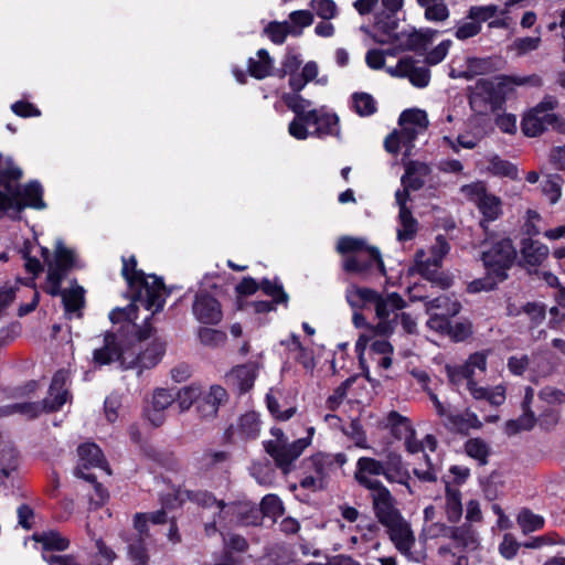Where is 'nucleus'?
<instances>
[{
  "mask_svg": "<svg viewBox=\"0 0 565 565\" xmlns=\"http://www.w3.org/2000/svg\"><path fill=\"white\" fill-rule=\"evenodd\" d=\"M516 258V250L512 241L502 237L493 241L489 247L482 252V262L489 275H493L498 280L508 278V270Z\"/></svg>",
  "mask_w": 565,
  "mask_h": 565,
  "instance_id": "nucleus-11",
  "label": "nucleus"
},
{
  "mask_svg": "<svg viewBox=\"0 0 565 565\" xmlns=\"http://www.w3.org/2000/svg\"><path fill=\"white\" fill-rule=\"evenodd\" d=\"M142 339V349L139 351V373L143 370L154 367L162 359L166 352V343L159 339L145 342Z\"/></svg>",
  "mask_w": 565,
  "mask_h": 565,
  "instance_id": "nucleus-29",
  "label": "nucleus"
},
{
  "mask_svg": "<svg viewBox=\"0 0 565 565\" xmlns=\"http://www.w3.org/2000/svg\"><path fill=\"white\" fill-rule=\"evenodd\" d=\"M445 513L451 523L458 522L462 516L461 491L445 481Z\"/></svg>",
  "mask_w": 565,
  "mask_h": 565,
  "instance_id": "nucleus-34",
  "label": "nucleus"
},
{
  "mask_svg": "<svg viewBox=\"0 0 565 565\" xmlns=\"http://www.w3.org/2000/svg\"><path fill=\"white\" fill-rule=\"evenodd\" d=\"M563 180L557 174L548 175L542 182V192L547 198L550 204H556L562 196Z\"/></svg>",
  "mask_w": 565,
  "mask_h": 565,
  "instance_id": "nucleus-48",
  "label": "nucleus"
},
{
  "mask_svg": "<svg viewBox=\"0 0 565 565\" xmlns=\"http://www.w3.org/2000/svg\"><path fill=\"white\" fill-rule=\"evenodd\" d=\"M339 117L337 114L328 111L324 107L316 110V116L313 119H310L307 124L308 126H313L315 130L310 132V136H315L318 138L333 136L340 137V125Z\"/></svg>",
  "mask_w": 565,
  "mask_h": 565,
  "instance_id": "nucleus-27",
  "label": "nucleus"
},
{
  "mask_svg": "<svg viewBox=\"0 0 565 565\" xmlns=\"http://www.w3.org/2000/svg\"><path fill=\"white\" fill-rule=\"evenodd\" d=\"M427 313H443L448 317H455L460 312L461 305L457 299L447 295L428 299L425 303Z\"/></svg>",
  "mask_w": 565,
  "mask_h": 565,
  "instance_id": "nucleus-35",
  "label": "nucleus"
},
{
  "mask_svg": "<svg viewBox=\"0 0 565 565\" xmlns=\"http://www.w3.org/2000/svg\"><path fill=\"white\" fill-rule=\"evenodd\" d=\"M416 266L419 273L431 279L433 275L436 273L438 268H435L433 265V255L429 252V255L425 250H418L415 256Z\"/></svg>",
  "mask_w": 565,
  "mask_h": 565,
  "instance_id": "nucleus-62",
  "label": "nucleus"
},
{
  "mask_svg": "<svg viewBox=\"0 0 565 565\" xmlns=\"http://www.w3.org/2000/svg\"><path fill=\"white\" fill-rule=\"evenodd\" d=\"M405 307L404 299L396 292L388 294L386 297L379 296L375 302V312L379 322L369 327V329L379 335H388L394 331L398 315L397 310Z\"/></svg>",
  "mask_w": 565,
  "mask_h": 565,
  "instance_id": "nucleus-16",
  "label": "nucleus"
},
{
  "mask_svg": "<svg viewBox=\"0 0 565 565\" xmlns=\"http://www.w3.org/2000/svg\"><path fill=\"white\" fill-rule=\"evenodd\" d=\"M122 275L132 291L131 303L126 308H115L109 313V319L116 323L124 320L132 323L136 329L137 312L140 308L154 315L161 311L168 296L161 278L154 275H145L136 269L135 257L122 259Z\"/></svg>",
  "mask_w": 565,
  "mask_h": 565,
  "instance_id": "nucleus-1",
  "label": "nucleus"
},
{
  "mask_svg": "<svg viewBox=\"0 0 565 565\" xmlns=\"http://www.w3.org/2000/svg\"><path fill=\"white\" fill-rule=\"evenodd\" d=\"M535 36H523L516 38L509 46V50L514 52L516 56H524L533 51H536L541 43V33L540 30L536 29Z\"/></svg>",
  "mask_w": 565,
  "mask_h": 565,
  "instance_id": "nucleus-47",
  "label": "nucleus"
},
{
  "mask_svg": "<svg viewBox=\"0 0 565 565\" xmlns=\"http://www.w3.org/2000/svg\"><path fill=\"white\" fill-rule=\"evenodd\" d=\"M398 26V19L396 14L382 12L376 15L374 30L375 39L380 43H391L396 33Z\"/></svg>",
  "mask_w": 565,
  "mask_h": 565,
  "instance_id": "nucleus-33",
  "label": "nucleus"
},
{
  "mask_svg": "<svg viewBox=\"0 0 565 565\" xmlns=\"http://www.w3.org/2000/svg\"><path fill=\"white\" fill-rule=\"evenodd\" d=\"M177 497L180 501H183L186 498L188 500L204 509H213L215 512H217V515L214 518L213 522L205 524L206 535H213L217 531L216 523H232L234 521L243 524L250 523L248 518L244 516V514L246 512H252L254 509L250 508L247 503H225L222 500H217L211 492L201 490H179Z\"/></svg>",
  "mask_w": 565,
  "mask_h": 565,
  "instance_id": "nucleus-5",
  "label": "nucleus"
},
{
  "mask_svg": "<svg viewBox=\"0 0 565 565\" xmlns=\"http://www.w3.org/2000/svg\"><path fill=\"white\" fill-rule=\"evenodd\" d=\"M45 412L42 402H22L7 405L2 413L6 415L20 414L25 418L33 419Z\"/></svg>",
  "mask_w": 565,
  "mask_h": 565,
  "instance_id": "nucleus-45",
  "label": "nucleus"
},
{
  "mask_svg": "<svg viewBox=\"0 0 565 565\" xmlns=\"http://www.w3.org/2000/svg\"><path fill=\"white\" fill-rule=\"evenodd\" d=\"M201 395V388L195 385L182 387L175 397L178 406L181 412L188 411L194 403L198 405V399Z\"/></svg>",
  "mask_w": 565,
  "mask_h": 565,
  "instance_id": "nucleus-52",
  "label": "nucleus"
},
{
  "mask_svg": "<svg viewBox=\"0 0 565 565\" xmlns=\"http://www.w3.org/2000/svg\"><path fill=\"white\" fill-rule=\"evenodd\" d=\"M347 300L352 308L361 309L369 303H374L379 299L380 294L371 288H362L355 285L347 289Z\"/></svg>",
  "mask_w": 565,
  "mask_h": 565,
  "instance_id": "nucleus-37",
  "label": "nucleus"
},
{
  "mask_svg": "<svg viewBox=\"0 0 565 565\" xmlns=\"http://www.w3.org/2000/svg\"><path fill=\"white\" fill-rule=\"evenodd\" d=\"M407 202L404 192L395 193V203L398 206L396 235L399 242L413 239L418 231V222L407 207Z\"/></svg>",
  "mask_w": 565,
  "mask_h": 565,
  "instance_id": "nucleus-25",
  "label": "nucleus"
},
{
  "mask_svg": "<svg viewBox=\"0 0 565 565\" xmlns=\"http://www.w3.org/2000/svg\"><path fill=\"white\" fill-rule=\"evenodd\" d=\"M228 401V394L224 387L214 384L206 391L201 390L198 399L196 412L203 419H213L216 417L218 409Z\"/></svg>",
  "mask_w": 565,
  "mask_h": 565,
  "instance_id": "nucleus-23",
  "label": "nucleus"
},
{
  "mask_svg": "<svg viewBox=\"0 0 565 565\" xmlns=\"http://www.w3.org/2000/svg\"><path fill=\"white\" fill-rule=\"evenodd\" d=\"M535 415L531 409L523 408V414L518 419L509 420L505 424L508 435H514L521 430H529L535 424Z\"/></svg>",
  "mask_w": 565,
  "mask_h": 565,
  "instance_id": "nucleus-49",
  "label": "nucleus"
},
{
  "mask_svg": "<svg viewBox=\"0 0 565 565\" xmlns=\"http://www.w3.org/2000/svg\"><path fill=\"white\" fill-rule=\"evenodd\" d=\"M312 434L313 428L310 427L307 437L288 443L281 429L273 428L271 435L275 439L266 441L265 449L268 455L273 457L277 467H279L284 473H288L292 462L296 461L311 444Z\"/></svg>",
  "mask_w": 565,
  "mask_h": 565,
  "instance_id": "nucleus-10",
  "label": "nucleus"
},
{
  "mask_svg": "<svg viewBox=\"0 0 565 565\" xmlns=\"http://www.w3.org/2000/svg\"><path fill=\"white\" fill-rule=\"evenodd\" d=\"M310 8L322 20H331L338 15V7L333 0H311Z\"/></svg>",
  "mask_w": 565,
  "mask_h": 565,
  "instance_id": "nucleus-56",
  "label": "nucleus"
},
{
  "mask_svg": "<svg viewBox=\"0 0 565 565\" xmlns=\"http://www.w3.org/2000/svg\"><path fill=\"white\" fill-rule=\"evenodd\" d=\"M509 92V86H501L500 76L495 79L481 78L471 89L470 106L477 113L495 110L501 107Z\"/></svg>",
  "mask_w": 565,
  "mask_h": 565,
  "instance_id": "nucleus-12",
  "label": "nucleus"
},
{
  "mask_svg": "<svg viewBox=\"0 0 565 565\" xmlns=\"http://www.w3.org/2000/svg\"><path fill=\"white\" fill-rule=\"evenodd\" d=\"M235 433L243 439H254L260 430L259 416L255 412L243 414L234 427Z\"/></svg>",
  "mask_w": 565,
  "mask_h": 565,
  "instance_id": "nucleus-39",
  "label": "nucleus"
},
{
  "mask_svg": "<svg viewBox=\"0 0 565 565\" xmlns=\"http://www.w3.org/2000/svg\"><path fill=\"white\" fill-rule=\"evenodd\" d=\"M448 536L465 548L475 550L478 545L477 532L468 524L450 527Z\"/></svg>",
  "mask_w": 565,
  "mask_h": 565,
  "instance_id": "nucleus-44",
  "label": "nucleus"
},
{
  "mask_svg": "<svg viewBox=\"0 0 565 565\" xmlns=\"http://www.w3.org/2000/svg\"><path fill=\"white\" fill-rule=\"evenodd\" d=\"M150 313L142 318L145 326H149ZM150 329H139L136 337L130 341L117 339L114 334H107L105 344L94 350L93 359L97 365H106L113 361H119L122 369H137L139 371V351L142 349V339H147Z\"/></svg>",
  "mask_w": 565,
  "mask_h": 565,
  "instance_id": "nucleus-4",
  "label": "nucleus"
},
{
  "mask_svg": "<svg viewBox=\"0 0 565 565\" xmlns=\"http://www.w3.org/2000/svg\"><path fill=\"white\" fill-rule=\"evenodd\" d=\"M465 449L467 455L478 460L480 465L487 463L489 448L483 440L479 438L469 439L465 445Z\"/></svg>",
  "mask_w": 565,
  "mask_h": 565,
  "instance_id": "nucleus-54",
  "label": "nucleus"
},
{
  "mask_svg": "<svg viewBox=\"0 0 565 565\" xmlns=\"http://www.w3.org/2000/svg\"><path fill=\"white\" fill-rule=\"evenodd\" d=\"M348 462V456L344 452L327 454L319 452L311 457V463L315 473L327 486L329 478Z\"/></svg>",
  "mask_w": 565,
  "mask_h": 565,
  "instance_id": "nucleus-26",
  "label": "nucleus"
},
{
  "mask_svg": "<svg viewBox=\"0 0 565 565\" xmlns=\"http://www.w3.org/2000/svg\"><path fill=\"white\" fill-rule=\"evenodd\" d=\"M192 313L202 324H217L223 318L221 303L216 298L204 290L195 294L192 303Z\"/></svg>",
  "mask_w": 565,
  "mask_h": 565,
  "instance_id": "nucleus-20",
  "label": "nucleus"
},
{
  "mask_svg": "<svg viewBox=\"0 0 565 565\" xmlns=\"http://www.w3.org/2000/svg\"><path fill=\"white\" fill-rule=\"evenodd\" d=\"M501 86H509L510 92L514 86H533L541 87L543 85V78L537 74L529 76H500Z\"/></svg>",
  "mask_w": 565,
  "mask_h": 565,
  "instance_id": "nucleus-50",
  "label": "nucleus"
},
{
  "mask_svg": "<svg viewBox=\"0 0 565 565\" xmlns=\"http://www.w3.org/2000/svg\"><path fill=\"white\" fill-rule=\"evenodd\" d=\"M380 476H383L390 483L395 482L405 486L408 492L413 493L408 482L411 476L401 455L392 451L386 456L385 461L367 456L360 457L356 460L353 477L360 487L370 491L384 486L377 479Z\"/></svg>",
  "mask_w": 565,
  "mask_h": 565,
  "instance_id": "nucleus-2",
  "label": "nucleus"
},
{
  "mask_svg": "<svg viewBox=\"0 0 565 565\" xmlns=\"http://www.w3.org/2000/svg\"><path fill=\"white\" fill-rule=\"evenodd\" d=\"M128 554L130 559L137 565H146L148 562V553L143 544V539H131L128 542Z\"/></svg>",
  "mask_w": 565,
  "mask_h": 565,
  "instance_id": "nucleus-59",
  "label": "nucleus"
},
{
  "mask_svg": "<svg viewBox=\"0 0 565 565\" xmlns=\"http://www.w3.org/2000/svg\"><path fill=\"white\" fill-rule=\"evenodd\" d=\"M260 509L265 516L273 520L280 516L284 512L281 500L276 494H267L260 502Z\"/></svg>",
  "mask_w": 565,
  "mask_h": 565,
  "instance_id": "nucleus-57",
  "label": "nucleus"
},
{
  "mask_svg": "<svg viewBox=\"0 0 565 565\" xmlns=\"http://www.w3.org/2000/svg\"><path fill=\"white\" fill-rule=\"evenodd\" d=\"M70 381L68 372L57 371L51 382L49 394L42 401L45 412L58 411L68 399L70 394L67 383Z\"/></svg>",
  "mask_w": 565,
  "mask_h": 565,
  "instance_id": "nucleus-24",
  "label": "nucleus"
},
{
  "mask_svg": "<svg viewBox=\"0 0 565 565\" xmlns=\"http://www.w3.org/2000/svg\"><path fill=\"white\" fill-rule=\"evenodd\" d=\"M548 254V247L539 241L527 238L522 242L521 256L525 266H540L547 258Z\"/></svg>",
  "mask_w": 565,
  "mask_h": 565,
  "instance_id": "nucleus-30",
  "label": "nucleus"
},
{
  "mask_svg": "<svg viewBox=\"0 0 565 565\" xmlns=\"http://www.w3.org/2000/svg\"><path fill=\"white\" fill-rule=\"evenodd\" d=\"M487 355L484 352H476L461 365L447 366L449 382L457 391L466 388L475 399H484L491 405L499 406L505 401V387L497 385L492 388L478 386L475 376L476 372H486Z\"/></svg>",
  "mask_w": 565,
  "mask_h": 565,
  "instance_id": "nucleus-3",
  "label": "nucleus"
},
{
  "mask_svg": "<svg viewBox=\"0 0 565 565\" xmlns=\"http://www.w3.org/2000/svg\"><path fill=\"white\" fill-rule=\"evenodd\" d=\"M264 33L275 44H282L288 35L299 36V30L291 29L288 21H271L264 28Z\"/></svg>",
  "mask_w": 565,
  "mask_h": 565,
  "instance_id": "nucleus-43",
  "label": "nucleus"
},
{
  "mask_svg": "<svg viewBox=\"0 0 565 565\" xmlns=\"http://www.w3.org/2000/svg\"><path fill=\"white\" fill-rule=\"evenodd\" d=\"M289 26L295 30H299V35L302 33V29L309 26L313 22V14L308 10H297L289 14Z\"/></svg>",
  "mask_w": 565,
  "mask_h": 565,
  "instance_id": "nucleus-61",
  "label": "nucleus"
},
{
  "mask_svg": "<svg viewBox=\"0 0 565 565\" xmlns=\"http://www.w3.org/2000/svg\"><path fill=\"white\" fill-rule=\"evenodd\" d=\"M497 12L498 7L494 4L470 7L467 14L456 22L454 36L459 41L477 36L482 30V24L492 19Z\"/></svg>",
  "mask_w": 565,
  "mask_h": 565,
  "instance_id": "nucleus-15",
  "label": "nucleus"
},
{
  "mask_svg": "<svg viewBox=\"0 0 565 565\" xmlns=\"http://www.w3.org/2000/svg\"><path fill=\"white\" fill-rule=\"evenodd\" d=\"M33 540L42 544V548L47 551H65L70 546V540L57 531H46L33 535Z\"/></svg>",
  "mask_w": 565,
  "mask_h": 565,
  "instance_id": "nucleus-41",
  "label": "nucleus"
},
{
  "mask_svg": "<svg viewBox=\"0 0 565 565\" xmlns=\"http://www.w3.org/2000/svg\"><path fill=\"white\" fill-rule=\"evenodd\" d=\"M62 301L66 319L81 318L82 309L85 303L84 289L79 286H74L63 290Z\"/></svg>",
  "mask_w": 565,
  "mask_h": 565,
  "instance_id": "nucleus-32",
  "label": "nucleus"
},
{
  "mask_svg": "<svg viewBox=\"0 0 565 565\" xmlns=\"http://www.w3.org/2000/svg\"><path fill=\"white\" fill-rule=\"evenodd\" d=\"M198 338L201 344L210 348H218L226 341V333L220 330L210 328H200L198 330Z\"/></svg>",
  "mask_w": 565,
  "mask_h": 565,
  "instance_id": "nucleus-53",
  "label": "nucleus"
},
{
  "mask_svg": "<svg viewBox=\"0 0 565 565\" xmlns=\"http://www.w3.org/2000/svg\"><path fill=\"white\" fill-rule=\"evenodd\" d=\"M373 510L379 522L384 525L402 514L395 505V499L387 487L381 486L370 490Z\"/></svg>",
  "mask_w": 565,
  "mask_h": 565,
  "instance_id": "nucleus-22",
  "label": "nucleus"
},
{
  "mask_svg": "<svg viewBox=\"0 0 565 565\" xmlns=\"http://www.w3.org/2000/svg\"><path fill=\"white\" fill-rule=\"evenodd\" d=\"M451 44L452 42L450 40H444L441 41L437 46H435L433 50H430L426 57H425V62L428 64V65H437L439 64L440 62H443L450 47H451Z\"/></svg>",
  "mask_w": 565,
  "mask_h": 565,
  "instance_id": "nucleus-63",
  "label": "nucleus"
},
{
  "mask_svg": "<svg viewBox=\"0 0 565 565\" xmlns=\"http://www.w3.org/2000/svg\"><path fill=\"white\" fill-rule=\"evenodd\" d=\"M337 250L341 254H353L343 262L345 271L363 275L376 267L382 275L385 274L380 250L374 246H369L362 238L341 237L337 244Z\"/></svg>",
  "mask_w": 565,
  "mask_h": 565,
  "instance_id": "nucleus-6",
  "label": "nucleus"
},
{
  "mask_svg": "<svg viewBox=\"0 0 565 565\" xmlns=\"http://www.w3.org/2000/svg\"><path fill=\"white\" fill-rule=\"evenodd\" d=\"M424 467H415L413 472L423 482H435L438 478L437 468L434 466L428 455H424Z\"/></svg>",
  "mask_w": 565,
  "mask_h": 565,
  "instance_id": "nucleus-64",
  "label": "nucleus"
},
{
  "mask_svg": "<svg viewBox=\"0 0 565 565\" xmlns=\"http://www.w3.org/2000/svg\"><path fill=\"white\" fill-rule=\"evenodd\" d=\"M75 265L74 252L67 248L62 241H57L55 245V257L49 263L50 270H61L66 275Z\"/></svg>",
  "mask_w": 565,
  "mask_h": 565,
  "instance_id": "nucleus-40",
  "label": "nucleus"
},
{
  "mask_svg": "<svg viewBox=\"0 0 565 565\" xmlns=\"http://www.w3.org/2000/svg\"><path fill=\"white\" fill-rule=\"evenodd\" d=\"M383 526L386 527L387 534L396 550L406 557H411L412 548L414 547L416 540L411 529V524L403 518V515L384 524Z\"/></svg>",
  "mask_w": 565,
  "mask_h": 565,
  "instance_id": "nucleus-21",
  "label": "nucleus"
},
{
  "mask_svg": "<svg viewBox=\"0 0 565 565\" xmlns=\"http://www.w3.org/2000/svg\"><path fill=\"white\" fill-rule=\"evenodd\" d=\"M25 207L44 210L43 188L38 181H31L23 188L12 183H3L0 188V211L20 213Z\"/></svg>",
  "mask_w": 565,
  "mask_h": 565,
  "instance_id": "nucleus-9",
  "label": "nucleus"
},
{
  "mask_svg": "<svg viewBox=\"0 0 565 565\" xmlns=\"http://www.w3.org/2000/svg\"><path fill=\"white\" fill-rule=\"evenodd\" d=\"M260 288L267 296L273 298L274 303H287L288 295L278 280L263 279Z\"/></svg>",
  "mask_w": 565,
  "mask_h": 565,
  "instance_id": "nucleus-55",
  "label": "nucleus"
},
{
  "mask_svg": "<svg viewBox=\"0 0 565 565\" xmlns=\"http://www.w3.org/2000/svg\"><path fill=\"white\" fill-rule=\"evenodd\" d=\"M492 173L497 175L508 177L513 180L518 179V169L511 162L503 160L499 157H494L490 161V167Z\"/></svg>",
  "mask_w": 565,
  "mask_h": 565,
  "instance_id": "nucleus-58",
  "label": "nucleus"
},
{
  "mask_svg": "<svg viewBox=\"0 0 565 565\" xmlns=\"http://www.w3.org/2000/svg\"><path fill=\"white\" fill-rule=\"evenodd\" d=\"M518 523L524 533H530L541 530L544 526V519L527 509H523L518 515Z\"/></svg>",
  "mask_w": 565,
  "mask_h": 565,
  "instance_id": "nucleus-51",
  "label": "nucleus"
},
{
  "mask_svg": "<svg viewBox=\"0 0 565 565\" xmlns=\"http://www.w3.org/2000/svg\"><path fill=\"white\" fill-rule=\"evenodd\" d=\"M273 70V61L268 52L260 49L255 57L248 60V71L255 78L262 79L270 74Z\"/></svg>",
  "mask_w": 565,
  "mask_h": 565,
  "instance_id": "nucleus-42",
  "label": "nucleus"
},
{
  "mask_svg": "<svg viewBox=\"0 0 565 565\" xmlns=\"http://www.w3.org/2000/svg\"><path fill=\"white\" fill-rule=\"evenodd\" d=\"M78 465L75 468L74 475L88 482H95L96 476L88 473L85 470L89 468H100L107 473H110L107 467V462L100 448L93 443H86L78 447Z\"/></svg>",
  "mask_w": 565,
  "mask_h": 565,
  "instance_id": "nucleus-17",
  "label": "nucleus"
},
{
  "mask_svg": "<svg viewBox=\"0 0 565 565\" xmlns=\"http://www.w3.org/2000/svg\"><path fill=\"white\" fill-rule=\"evenodd\" d=\"M344 434L354 443V446L361 449H369L366 435L358 420H352Z\"/></svg>",
  "mask_w": 565,
  "mask_h": 565,
  "instance_id": "nucleus-60",
  "label": "nucleus"
},
{
  "mask_svg": "<svg viewBox=\"0 0 565 565\" xmlns=\"http://www.w3.org/2000/svg\"><path fill=\"white\" fill-rule=\"evenodd\" d=\"M385 71L392 77L407 78L417 88H424L430 82L429 68L418 66L412 56L402 57L395 66H388Z\"/></svg>",
  "mask_w": 565,
  "mask_h": 565,
  "instance_id": "nucleus-18",
  "label": "nucleus"
},
{
  "mask_svg": "<svg viewBox=\"0 0 565 565\" xmlns=\"http://www.w3.org/2000/svg\"><path fill=\"white\" fill-rule=\"evenodd\" d=\"M461 193L472 202L482 215V227L486 223L493 222L502 215V201L497 195L489 193L482 182H475L461 188Z\"/></svg>",
  "mask_w": 565,
  "mask_h": 565,
  "instance_id": "nucleus-13",
  "label": "nucleus"
},
{
  "mask_svg": "<svg viewBox=\"0 0 565 565\" xmlns=\"http://www.w3.org/2000/svg\"><path fill=\"white\" fill-rule=\"evenodd\" d=\"M416 2L424 9V17L429 22H444L450 15L445 0H416Z\"/></svg>",
  "mask_w": 565,
  "mask_h": 565,
  "instance_id": "nucleus-38",
  "label": "nucleus"
},
{
  "mask_svg": "<svg viewBox=\"0 0 565 565\" xmlns=\"http://www.w3.org/2000/svg\"><path fill=\"white\" fill-rule=\"evenodd\" d=\"M351 100L353 110L361 117L371 116L377 110L375 99L367 93H354Z\"/></svg>",
  "mask_w": 565,
  "mask_h": 565,
  "instance_id": "nucleus-46",
  "label": "nucleus"
},
{
  "mask_svg": "<svg viewBox=\"0 0 565 565\" xmlns=\"http://www.w3.org/2000/svg\"><path fill=\"white\" fill-rule=\"evenodd\" d=\"M399 131H394L386 137L384 147L391 153H397L404 148V158L412 153L413 142L419 134H423L428 127V117L422 109H407L399 116Z\"/></svg>",
  "mask_w": 565,
  "mask_h": 565,
  "instance_id": "nucleus-7",
  "label": "nucleus"
},
{
  "mask_svg": "<svg viewBox=\"0 0 565 565\" xmlns=\"http://www.w3.org/2000/svg\"><path fill=\"white\" fill-rule=\"evenodd\" d=\"M256 379V366L253 363L237 365L226 374V382L243 394L249 391Z\"/></svg>",
  "mask_w": 565,
  "mask_h": 565,
  "instance_id": "nucleus-28",
  "label": "nucleus"
},
{
  "mask_svg": "<svg viewBox=\"0 0 565 565\" xmlns=\"http://www.w3.org/2000/svg\"><path fill=\"white\" fill-rule=\"evenodd\" d=\"M446 427L456 431H468L471 428H480L481 422L478 416L472 412H465L462 414H454L449 412L444 420Z\"/></svg>",
  "mask_w": 565,
  "mask_h": 565,
  "instance_id": "nucleus-36",
  "label": "nucleus"
},
{
  "mask_svg": "<svg viewBox=\"0 0 565 565\" xmlns=\"http://www.w3.org/2000/svg\"><path fill=\"white\" fill-rule=\"evenodd\" d=\"M493 68L491 57H469L467 58V66L463 71H458L455 67L450 68L449 76L451 78L471 79L477 75L490 73Z\"/></svg>",
  "mask_w": 565,
  "mask_h": 565,
  "instance_id": "nucleus-31",
  "label": "nucleus"
},
{
  "mask_svg": "<svg viewBox=\"0 0 565 565\" xmlns=\"http://www.w3.org/2000/svg\"><path fill=\"white\" fill-rule=\"evenodd\" d=\"M558 106L555 96L545 95L543 99L530 109L522 118L521 129L527 137H537L548 128L565 132V120L553 113Z\"/></svg>",
  "mask_w": 565,
  "mask_h": 565,
  "instance_id": "nucleus-8",
  "label": "nucleus"
},
{
  "mask_svg": "<svg viewBox=\"0 0 565 565\" xmlns=\"http://www.w3.org/2000/svg\"><path fill=\"white\" fill-rule=\"evenodd\" d=\"M437 34L436 30L430 28L415 29L408 28L396 33L392 40V44L398 51H423L430 44Z\"/></svg>",
  "mask_w": 565,
  "mask_h": 565,
  "instance_id": "nucleus-19",
  "label": "nucleus"
},
{
  "mask_svg": "<svg viewBox=\"0 0 565 565\" xmlns=\"http://www.w3.org/2000/svg\"><path fill=\"white\" fill-rule=\"evenodd\" d=\"M281 98L286 106L295 113V118L288 126L289 135L297 140H306L310 136L307 124L313 119L317 109H309L311 102L299 94L286 93Z\"/></svg>",
  "mask_w": 565,
  "mask_h": 565,
  "instance_id": "nucleus-14",
  "label": "nucleus"
}]
</instances>
